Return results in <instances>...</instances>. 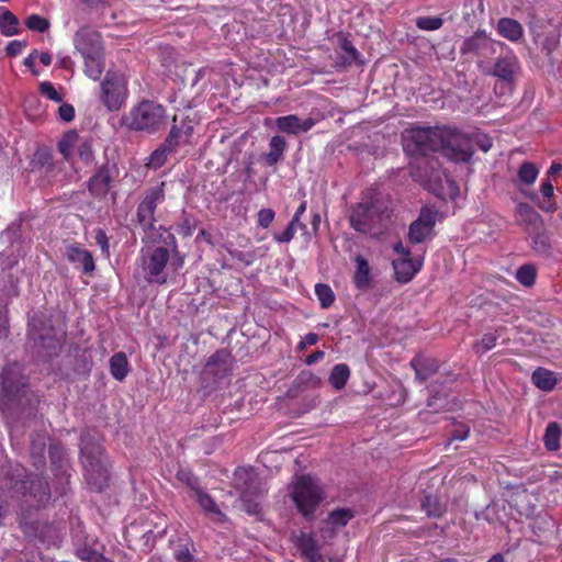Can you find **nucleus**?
I'll list each match as a JSON object with an SVG mask.
<instances>
[{
	"label": "nucleus",
	"mask_w": 562,
	"mask_h": 562,
	"mask_svg": "<svg viewBox=\"0 0 562 562\" xmlns=\"http://www.w3.org/2000/svg\"><path fill=\"white\" fill-rule=\"evenodd\" d=\"M440 127H412L404 131L403 138V147L404 150L411 155L416 157L415 164H412V169H422L424 166L429 167L425 169V171L420 175H416L412 171V175L418 177L420 180H431L439 179L438 175V161L436 159H427L426 156L429 153L439 151L440 147H442V143H440Z\"/></svg>",
	"instance_id": "f257e3e1"
},
{
	"label": "nucleus",
	"mask_w": 562,
	"mask_h": 562,
	"mask_svg": "<svg viewBox=\"0 0 562 562\" xmlns=\"http://www.w3.org/2000/svg\"><path fill=\"white\" fill-rule=\"evenodd\" d=\"M65 341V331L57 330L44 314L34 315L29 322V347L33 356L47 361L57 357Z\"/></svg>",
	"instance_id": "f03ea898"
},
{
	"label": "nucleus",
	"mask_w": 562,
	"mask_h": 562,
	"mask_svg": "<svg viewBox=\"0 0 562 562\" xmlns=\"http://www.w3.org/2000/svg\"><path fill=\"white\" fill-rule=\"evenodd\" d=\"M0 385L2 401L8 409L24 413L27 408H33L38 402L29 389L22 368L16 362L3 368L0 374Z\"/></svg>",
	"instance_id": "7ed1b4c3"
},
{
	"label": "nucleus",
	"mask_w": 562,
	"mask_h": 562,
	"mask_svg": "<svg viewBox=\"0 0 562 562\" xmlns=\"http://www.w3.org/2000/svg\"><path fill=\"white\" fill-rule=\"evenodd\" d=\"M80 454L88 484L93 490L101 492L108 486L109 472L104 463V449L97 434H92L90 430L81 432Z\"/></svg>",
	"instance_id": "20e7f679"
},
{
	"label": "nucleus",
	"mask_w": 562,
	"mask_h": 562,
	"mask_svg": "<svg viewBox=\"0 0 562 562\" xmlns=\"http://www.w3.org/2000/svg\"><path fill=\"white\" fill-rule=\"evenodd\" d=\"M50 487L47 480L38 474H27L23 479H14L10 486V499L16 498L20 507L25 510H38L50 501Z\"/></svg>",
	"instance_id": "39448f33"
},
{
	"label": "nucleus",
	"mask_w": 562,
	"mask_h": 562,
	"mask_svg": "<svg viewBox=\"0 0 562 562\" xmlns=\"http://www.w3.org/2000/svg\"><path fill=\"white\" fill-rule=\"evenodd\" d=\"M391 218L390 211L378 201L360 202L351 207L350 226L361 234L379 236L387 227Z\"/></svg>",
	"instance_id": "423d86ee"
},
{
	"label": "nucleus",
	"mask_w": 562,
	"mask_h": 562,
	"mask_svg": "<svg viewBox=\"0 0 562 562\" xmlns=\"http://www.w3.org/2000/svg\"><path fill=\"white\" fill-rule=\"evenodd\" d=\"M122 121L131 130L153 134L166 126L167 115L161 104L145 100L124 115Z\"/></svg>",
	"instance_id": "0eeeda50"
},
{
	"label": "nucleus",
	"mask_w": 562,
	"mask_h": 562,
	"mask_svg": "<svg viewBox=\"0 0 562 562\" xmlns=\"http://www.w3.org/2000/svg\"><path fill=\"white\" fill-rule=\"evenodd\" d=\"M292 498L300 513L305 518H312L324 498V493L317 481L310 475H302L294 484Z\"/></svg>",
	"instance_id": "6e6552de"
},
{
	"label": "nucleus",
	"mask_w": 562,
	"mask_h": 562,
	"mask_svg": "<svg viewBox=\"0 0 562 562\" xmlns=\"http://www.w3.org/2000/svg\"><path fill=\"white\" fill-rule=\"evenodd\" d=\"M440 134L442 147H440L439 151H442L445 156L456 161L468 162L471 160L474 153L471 137L446 126L440 127Z\"/></svg>",
	"instance_id": "1a4fd4ad"
},
{
	"label": "nucleus",
	"mask_w": 562,
	"mask_h": 562,
	"mask_svg": "<svg viewBox=\"0 0 562 562\" xmlns=\"http://www.w3.org/2000/svg\"><path fill=\"white\" fill-rule=\"evenodd\" d=\"M236 486L241 491L240 502L243 509L250 515L260 512L259 498L263 495V490L257 475L249 470L238 469L235 472Z\"/></svg>",
	"instance_id": "9d476101"
},
{
	"label": "nucleus",
	"mask_w": 562,
	"mask_h": 562,
	"mask_svg": "<svg viewBox=\"0 0 562 562\" xmlns=\"http://www.w3.org/2000/svg\"><path fill=\"white\" fill-rule=\"evenodd\" d=\"M165 201V182L149 188L144 192V196L139 202L136 211L137 223L144 232H149L155 228V212L157 205Z\"/></svg>",
	"instance_id": "9b49d317"
},
{
	"label": "nucleus",
	"mask_w": 562,
	"mask_h": 562,
	"mask_svg": "<svg viewBox=\"0 0 562 562\" xmlns=\"http://www.w3.org/2000/svg\"><path fill=\"white\" fill-rule=\"evenodd\" d=\"M127 97L126 79L124 75L108 71L101 83V100L109 111L122 108Z\"/></svg>",
	"instance_id": "f8f14e48"
},
{
	"label": "nucleus",
	"mask_w": 562,
	"mask_h": 562,
	"mask_svg": "<svg viewBox=\"0 0 562 562\" xmlns=\"http://www.w3.org/2000/svg\"><path fill=\"white\" fill-rule=\"evenodd\" d=\"M169 258V250L162 246L156 247L142 256V269L148 283L165 284L167 282L164 270Z\"/></svg>",
	"instance_id": "ddd939ff"
},
{
	"label": "nucleus",
	"mask_w": 562,
	"mask_h": 562,
	"mask_svg": "<svg viewBox=\"0 0 562 562\" xmlns=\"http://www.w3.org/2000/svg\"><path fill=\"white\" fill-rule=\"evenodd\" d=\"M436 220L437 211L429 207H423L418 218L409 225V241L413 244L424 243L431 235Z\"/></svg>",
	"instance_id": "4468645a"
},
{
	"label": "nucleus",
	"mask_w": 562,
	"mask_h": 562,
	"mask_svg": "<svg viewBox=\"0 0 562 562\" xmlns=\"http://www.w3.org/2000/svg\"><path fill=\"white\" fill-rule=\"evenodd\" d=\"M75 47L82 58L104 55L101 34L90 29H81L75 34Z\"/></svg>",
	"instance_id": "2eb2a0df"
},
{
	"label": "nucleus",
	"mask_w": 562,
	"mask_h": 562,
	"mask_svg": "<svg viewBox=\"0 0 562 562\" xmlns=\"http://www.w3.org/2000/svg\"><path fill=\"white\" fill-rule=\"evenodd\" d=\"M518 69L519 64L517 58L513 55H506L496 58L493 67L484 70V74L494 76L506 83H513Z\"/></svg>",
	"instance_id": "dca6fc26"
},
{
	"label": "nucleus",
	"mask_w": 562,
	"mask_h": 562,
	"mask_svg": "<svg viewBox=\"0 0 562 562\" xmlns=\"http://www.w3.org/2000/svg\"><path fill=\"white\" fill-rule=\"evenodd\" d=\"M63 256L70 263L80 268L85 274H91L95 269L92 254L79 245H67L63 251Z\"/></svg>",
	"instance_id": "f3484780"
},
{
	"label": "nucleus",
	"mask_w": 562,
	"mask_h": 562,
	"mask_svg": "<svg viewBox=\"0 0 562 562\" xmlns=\"http://www.w3.org/2000/svg\"><path fill=\"white\" fill-rule=\"evenodd\" d=\"M316 124L313 117L301 119L296 114H289L276 119V126L280 132L299 135L308 132Z\"/></svg>",
	"instance_id": "a211bd4d"
},
{
	"label": "nucleus",
	"mask_w": 562,
	"mask_h": 562,
	"mask_svg": "<svg viewBox=\"0 0 562 562\" xmlns=\"http://www.w3.org/2000/svg\"><path fill=\"white\" fill-rule=\"evenodd\" d=\"M517 223L524 226L528 235L532 232L543 231L544 223L541 215L528 203H519L516 207Z\"/></svg>",
	"instance_id": "6ab92c4d"
},
{
	"label": "nucleus",
	"mask_w": 562,
	"mask_h": 562,
	"mask_svg": "<svg viewBox=\"0 0 562 562\" xmlns=\"http://www.w3.org/2000/svg\"><path fill=\"white\" fill-rule=\"evenodd\" d=\"M323 384L322 379L311 371H302L296 379L292 382L288 391L289 397H297L300 394L321 387Z\"/></svg>",
	"instance_id": "aec40b11"
},
{
	"label": "nucleus",
	"mask_w": 562,
	"mask_h": 562,
	"mask_svg": "<svg viewBox=\"0 0 562 562\" xmlns=\"http://www.w3.org/2000/svg\"><path fill=\"white\" fill-rule=\"evenodd\" d=\"M112 183L108 164L102 165L88 181L89 192L97 198L104 196Z\"/></svg>",
	"instance_id": "412c9836"
},
{
	"label": "nucleus",
	"mask_w": 562,
	"mask_h": 562,
	"mask_svg": "<svg viewBox=\"0 0 562 562\" xmlns=\"http://www.w3.org/2000/svg\"><path fill=\"white\" fill-rule=\"evenodd\" d=\"M393 269L395 273V278L401 283H406L415 276V273L419 270L422 263L419 261H415L409 257H401L398 259L393 260Z\"/></svg>",
	"instance_id": "4be33fe9"
},
{
	"label": "nucleus",
	"mask_w": 562,
	"mask_h": 562,
	"mask_svg": "<svg viewBox=\"0 0 562 562\" xmlns=\"http://www.w3.org/2000/svg\"><path fill=\"white\" fill-rule=\"evenodd\" d=\"M419 505L429 518H440L447 512V504L439 496L426 491L422 493Z\"/></svg>",
	"instance_id": "5701e85b"
},
{
	"label": "nucleus",
	"mask_w": 562,
	"mask_h": 562,
	"mask_svg": "<svg viewBox=\"0 0 562 562\" xmlns=\"http://www.w3.org/2000/svg\"><path fill=\"white\" fill-rule=\"evenodd\" d=\"M411 366L415 371L416 378L422 382L434 375L439 368L436 359L424 357L414 358L411 361Z\"/></svg>",
	"instance_id": "b1692460"
},
{
	"label": "nucleus",
	"mask_w": 562,
	"mask_h": 562,
	"mask_svg": "<svg viewBox=\"0 0 562 562\" xmlns=\"http://www.w3.org/2000/svg\"><path fill=\"white\" fill-rule=\"evenodd\" d=\"M497 31L502 36L512 42H517L524 34L521 24L510 18L501 19L497 23Z\"/></svg>",
	"instance_id": "393cba45"
},
{
	"label": "nucleus",
	"mask_w": 562,
	"mask_h": 562,
	"mask_svg": "<svg viewBox=\"0 0 562 562\" xmlns=\"http://www.w3.org/2000/svg\"><path fill=\"white\" fill-rule=\"evenodd\" d=\"M356 271L353 276V282L357 289L364 290L370 284V266L367 259L361 255L355 257Z\"/></svg>",
	"instance_id": "a878e982"
},
{
	"label": "nucleus",
	"mask_w": 562,
	"mask_h": 562,
	"mask_svg": "<svg viewBox=\"0 0 562 562\" xmlns=\"http://www.w3.org/2000/svg\"><path fill=\"white\" fill-rule=\"evenodd\" d=\"M269 153L263 155V160L268 166H274L283 156L286 148V142L282 136H272L269 144Z\"/></svg>",
	"instance_id": "bb28decb"
},
{
	"label": "nucleus",
	"mask_w": 562,
	"mask_h": 562,
	"mask_svg": "<svg viewBox=\"0 0 562 562\" xmlns=\"http://www.w3.org/2000/svg\"><path fill=\"white\" fill-rule=\"evenodd\" d=\"M228 360L229 353L226 350L221 349L209 358L205 368L206 370L215 374L225 373L229 369Z\"/></svg>",
	"instance_id": "cd10ccee"
},
{
	"label": "nucleus",
	"mask_w": 562,
	"mask_h": 562,
	"mask_svg": "<svg viewBox=\"0 0 562 562\" xmlns=\"http://www.w3.org/2000/svg\"><path fill=\"white\" fill-rule=\"evenodd\" d=\"M18 289L11 283L10 290L4 293V289L0 293V337H5L9 333V321L7 317V303L9 297L16 296Z\"/></svg>",
	"instance_id": "c85d7f7f"
},
{
	"label": "nucleus",
	"mask_w": 562,
	"mask_h": 562,
	"mask_svg": "<svg viewBox=\"0 0 562 562\" xmlns=\"http://www.w3.org/2000/svg\"><path fill=\"white\" fill-rule=\"evenodd\" d=\"M488 45H491V43L485 33L476 32L474 35L463 41L460 52L463 55L470 53H479L481 49H484Z\"/></svg>",
	"instance_id": "c756f323"
},
{
	"label": "nucleus",
	"mask_w": 562,
	"mask_h": 562,
	"mask_svg": "<svg viewBox=\"0 0 562 562\" xmlns=\"http://www.w3.org/2000/svg\"><path fill=\"white\" fill-rule=\"evenodd\" d=\"M110 371L117 381H123L128 373V361L124 352H116L110 358Z\"/></svg>",
	"instance_id": "7c9ffc66"
},
{
	"label": "nucleus",
	"mask_w": 562,
	"mask_h": 562,
	"mask_svg": "<svg viewBox=\"0 0 562 562\" xmlns=\"http://www.w3.org/2000/svg\"><path fill=\"white\" fill-rule=\"evenodd\" d=\"M532 382L542 391H552L557 384V378L552 371L543 368H538L532 373Z\"/></svg>",
	"instance_id": "2f4dec72"
},
{
	"label": "nucleus",
	"mask_w": 562,
	"mask_h": 562,
	"mask_svg": "<svg viewBox=\"0 0 562 562\" xmlns=\"http://www.w3.org/2000/svg\"><path fill=\"white\" fill-rule=\"evenodd\" d=\"M295 546L305 559L319 550L318 542L313 533L301 532L295 539Z\"/></svg>",
	"instance_id": "473e14b6"
},
{
	"label": "nucleus",
	"mask_w": 562,
	"mask_h": 562,
	"mask_svg": "<svg viewBox=\"0 0 562 562\" xmlns=\"http://www.w3.org/2000/svg\"><path fill=\"white\" fill-rule=\"evenodd\" d=\"M83 60L85 74L93 80H99L105 68L104 55L95 57L90 56L88 58H83Z\"/></svg>",
	"instance_id": "72a5a7b5"
},
{
	"label": "nucleus",
	"mask_w": 562,
	"mask_h": 562,
	"mask_svg": "<svg viewBox=\"0 0 562 562\" xmlns=\"http://www.w3.org/2000/svg\"><path fill=\"white\" fill-rule=\"evenodd\" d=\"M349 376V367L345 363H339L331 369L328 381L334 389L341 390L347 384Z\"/></svg>",
	"instance_id": "f704fd0d"
},
{
	"label": "nucleus",
	"mask_w": 562,
	"mask_h": 562,
	"mask_svg": "<svg viewBox=\"0 0 562 562\" xmlns=\"http://www.w3.org/2000/svg\"><path fill=\"white\" fill-rule=\"evenodd\" d=\"M19 19L10 11L3 10L0 14V32L4 36H13L19 33Z\"/></svg>",
	"instance_id": "c9c22d12"
},
{
	"label": "nucleus",
	"mask_w": 562,
	"mask_h": 562,
	"mask_svg": "<svg viewBox=\"0 0 562 562\" xmlns=\"http://www.w3.org/2000/svg\"><path fill=\"white\" fill-rule=\"evenodd\" d=\"M505 331V327H498L494 333H486L482 336L481 340L473 345L476 353H483L496 346L498 337Z\"/></svg>",
	"instance_id": "e433bc0d"
},
{
	"label": "nucleus",
	"mask_w": 562,
	"mask_h": 562,
	"mask_svg": "<svg viewBox=\"0 0 562 562\" xmlns=\"http://www.w3.org/2000/svg\"><path fill=\"white\" fill-rule=\"evenodd\" d=\"M561 427L558 423H549L543 436V442L549 451H557L560 448Z\"/></svg>",
	"instance_id": "4c0bfd02"
},
{
	"label": "nucleus",
	"mask_w": 562,
	"mask_h": 562,
	"mask_svg": "<svg viewBox=\"0 0 562 562\" xmlns=\"http://www.w3.org/2000/svg\"><path fill=\"white\" fill-rule=\"evenodd\" d=\"M194 497L200 505V507L207 514H214L220 517H225V515L220 510L217 505L215 504L214 499L205 493L202 488L199 490Z\"/></svg>",
	"instance_id": "58836bf2"
},
{
	"label": "nucleus",
	"mask_w": 562,
	"mask_h": 562,
	"mask_svg": "<svg viewBox=\"0 0 562 562\" xmlns=\"http://www.w3.org/2000/svg\"><path fill=\"white\" fill-rule=\"evenodd\" d=\"M538 172V168L536 167L535 164L525 161L520 165L518 169V179L522 183L531 186L536 181Z\"/></svg>",
	"instance_id": "ea45409f"
},
{
	"label": "nucleus",
	"mask_w": 562,
	"mask_h": 562,
	"mask_svg": "<svg viewBox=\"0 0 562 562\" xmlns=\"http://www.w3.org/2000/svg\"><path fill=\"white\" fill-rule=\"evenodd\" d=\"M315 294L323 308H328L335 301V294L328 284L317 283L315 285Z\"/></svg>",
	"instance_id": "a19ab883"
},
{
	"label": "nucleus",
	"mask_w": 562,
	"mask_h": 562,
	"mask_svg": "<svg viewBox=\"0 0 562 562\" xmlns=\"http://www.w3.org/2000/svg\"><path fill=\"white\" fill-rule=\"evenodd\" d=\"M52 465L58 470H63L66 464V450L59 443H52L48 449Z\"/></svg>",
	"instance_id": "79ce46f5"
},
{
	"label": "nucleus",
	"mask_w": 562,
	"mask_h": 562,
	"mask_svg": "<svg viewBox=\"0 0 562 562\" xmlns=\"http://www.w3.org/2000/svg\"><path fill=\"white\" fill-rule=\"evenodd\" d=\"M532 248L540 255L549 256L550 254V241L548 236L544 235L543 231L532 232Z\"/></svg>",
	"instance_id": "37998d69"
},
{
	"label": "nucleus",
	"mask_w": 562,
	"mask_h": 562,
	"mask_svg": "<svg viewBox=\"0 0 562 562\" xmlns=\"http://www.w3.org/2000/svg\"><path fill=\"white\" fill-rule=\"evenodd\" d=\"M353 517V514L350 509H335L333 510L327 518V522L333 527H344L348 524V521Z\"/></svg>",
	"instance_id": "c03bdc74"
},
{
	"label": "nucleus",
	"mask_w": 562,
	"mask_h": 562,
	"mask_svg": "<svg viewBox=\"0 0 562 562\" xmlns=\"http://www.w3.org/2000/svg\"><path fill=\"white\" fill-rule=\"evenodd\" d=\"M176 477L179 482L189 487L194 494L201 490L199 479L188 469H179Z\"/></svg>",
	"instance_id": "a18cd8bd"
},
{
	"label": "nucleus",
	"mask_w": 562,
	"mask_h": 562,
	"mask_svg": "<svg viewBox=\"0 0 562 562\" xmlns=\"http://www.w3.org/2000/svg\"><path fill=\"white\" fill-rule=\"evenodd\" d=\"M183 142H186V139L182 136V128H180L179 125L173 124L164 140L165 146L169 147V149L175 153L179 145Z\"/></svg>",
	"instance_id": "49530a36"
},
{
	"label": "nucleus",
	"mask_w": 562,
	"mask_h": 562,
	"mask_svg": "<svg viewBox=\"0 0 562 562\" xmlns=\"http://www.w3.org/2000/svg\"><path fill=\"white\" fill-rule=\"evenodd\" d=\"M171 153L172 150L169 149V147H166L162 143L151 153L148 165L155 169L160 168L166 162L168 155Z\"/></svg>",
	"instance_id": "de8ad7c7"
},
{
	"label": "nucleus",
	"mask_w": 562,
	"mask_h": 562,
	"mask_svg": "<svg viewBox=\"0 0 562 562\" xmlns=\"http://www.w3.org/2000/svg\"><path fill=\"white\" fill-rule=\"evenodd\" d=\"M517 280L525 286H531L536 280V268L532 265H524L516 272Z\"/></svg>",
	"instance_id": "09e8293b"
},
{
	"label": "nucleus",
	"mask_w": 562,
	"mask_h": 562,
	"mask_svg": "<svg viewBox=\"0 0 562 562\" xmlns=\"http://www.w3.org/2000/svg\"><path fill=\"white\" fill-rule=\"evenodd\" d=\"M25 25L31 31L44 33L49 29V21L38 14H32L25 20Z\"/></svg>",
	"instance_id": "8fccbe9b"
},
{
	"label": "nucleus",
	"mask_w": 562,
	"mask_h": 562,
	"mask_svg": "<svg viewBox=\"0 0 562 562\" xmlns=\"http://www.w3.org/2000/svg\"><path fill=\"white\" fill-rule=\"evenodd\" d=\"M443 24V20L439 16H419L416 19V26L424 31L439 30Z\"/></svg>",
	"instance_id": "3c124183"
},
{
	"label": "nucleus",
	"mask_w": 562,
	"mask_h": 562,
	"mask_svg": "<svg viewBox=\"0 0 562 562\" xmlns=\"http://www.w3.org/2000/svg\"><path fill=\"white\" fill-rule=\"evenodd\" d=\"M79 135L76 131L67 132L63 139L58 142V149L64 155V157H68L71 151V147L78 140Z\"/></svg>",
	"instance_id": "603ef678"
},
{
	"label": "nucleus",
	"mask_w": 562,
	"mask_h": 562,
	"mask_svg": "<svg viewBox=\"0 0 562 562\" xmlns=\"http://www.w3.org/2000/svg\"><path fill=\"white\" fill-rule=\"evenodd\" d=\"M79 158L87 165L93 161V150L90 139L82 140L77 149Z\"/></svg>",
	"instance_id": "864d4df0"
},
{
	"label": "nucleus",
	"mask_w": 562,
	"mask_h": 562,
	"mask_svg": "<svg viewBox=\"0 0 562 562\" xmlns=\"http://www.w3.org/2000/svg\"><path fill=\"white\" fill-rule=\"evenodd\" d=\"M427 406L429 408H431L434 412H439V411H448L450 409V405L447 401L446 397L441 396L440 394L436 393V394H432L428 402H427Z\"/></svg>",
	"instance_id": "5fc2aeb1"
},
{
	"label": "nucleus",
	"mask_w": 562,
	"mask_h": 562,
	"mask_svg": "<svg viewBox=\"0 0 562 562\" xmlns=\"http://www.w3.org/2000/svg\"><path fill=\"white\" fill-rule=\"evenodd\" d=\"M173 554L177 562H198L187 544L178 546Z\"/></svg>",
	"instance_id": "6e6d98bb"
},
{
	"label": "nucleus",
	"mask_w": 562,
	"mask_h": 562,
	"mask_svg": "<svg viewBox=\"0 0 562 562\" xmlns=\"http://www.w3.org/2000/svg\"><path fill=\"white\" fill-rule=\"evenodd\" d=\"M40 91L44 95H46L48 99H50L55 102H61V100H63L61 95L56 91L54 86L48 81H44L40 85Z\"/></svg>",
	"instance_id": "4d7b16f0"
},
{
	"label": "nucleus",
	"mask_w": 562,
	"mask_h": 562,
	"mask_svg": "<svg viewBox=\"0 0 562 562\" xmlns=\"http://www.w3.org/2000/svg\"><path fill=\"white\" fill-rule=\"evenodd\" d=\"M274 218V211L272 209H261L258 212V225L262 228H268Z\"/></svg>",
	"instance_id": "13d9d810"
},
{
	"label": "nucleus",
	"mask_w": 562,
	"mask_h": 562,
	"mask_svg": "<svg viewBox=\"0 0 562 562\" xmlns=\"http://www.w3.org/2000/svg\"><path fill=\"white\" fill-rule=\"evenodd\" d=\"M341 48L346 53V56H344V61L347 64L353 63L357 58L358 53L357 49L351 44V42L345 40L341 45Z\"/></svg>",
	"instance_id": "bf43d9fd"
},
{
	"label": "nucleus",
	"mask_w": 562,
	"mask_h": 562,
	"mask_svg": "<svg viewBox=\"0 0 562 562\" xmlns=\"http://www.w3.org/2000/svg\"><path fill=\"white\" fill-rule=\"evenodd\" d=\"M59 117L65 122H70L75 117V109L69 103H64L58 109Z\"/></svg>",
	"instance_id": "052dcab7"
},
{
	"label": "nucleus",
	"mask_w": 562,
	"mask_h": 562,
	"mask_svg": "<svg viewBox=\"0 0 562 562\" xmlns=\"http://www.w3.org/2000/svg\"><path fill=\"white\" fill-rule=\"evenodd\" d=\"M25 46H26L25 42L12 41L7 45L5 53L10 57H14V56L19 55Z\"/></svg>",
	"instance_id": "680f3d73"
},
{
	"label": "nucleus",
	"mask_w": 562,
	"mask_h": 562,
	"mask_svg": "<svg viewBox=\"0 0 562 562\" xmlns=\"http://www.w3.org/2000/svg\"><path fill=\"white\" fill-rule=\"evenodd\" d=\"M470 432L467 425L460 424L451 431V440H464Z\"/></svg>",
	"instance_id": "e2e57ef3"
},
{
	"label": "nucleus",
	"mask_w": 562,
	"mask_h": 562,
	"mask_svg": "<svg viewBox=\"0 0 562 562\" xmlns=\"http://www.w3.org/2000/svg\"><path fill=\"white\" fill-rule=\"evenodd\" d=\"M295 232L296 231L292 226L288 225L281 234L274 235V239L281 244L289 243L293 239Z\"/></svg>",
	"instance_id": "0e129e2a"
},
{
	"label": "nucleus",
	"mask_w": 562,
	"mask_h": 562,
	"mask_svg": "<svg viewBox=\"0 0 562 562\" xmlns=\"http://www.w3.org/2000/svg\"><path fill=\"white\" fill-rule=\"evenodd\" d=\"M475 144L480 149L483 151H488L492 147V139L487 137L486 135H476L475 136Z\"/></svg>",
	"instance_id": "69168bd1"
},
{
	"label": "nucleus",
	"mask_w": 562,
	"mask_h": 562,
	"mask_svg": "<svg viewBox=\"0 0 562 562\" xmlns=\"http://www.w3.org/2000/svg\"><path fill=\"white\" fill-rule=\"evenodd\" d=\"M95 241L101 247L103 252H109V239L106 234L99 229L95 234Z\"/></svg>",
	"instance_id": "338daca9"
},
{
	"label": "nucleus",
	"mask_w": 562,
	"mask_h": 562,
	"mask_svg": "<svg viewBox=\"0 0 562 562\" xmlns=\"http://www.w3.org/2000/svg\"><path fill=\"white\" fill-rule=\"evenodd\" d=\"M44 448H45V442L43 440H34L32 442V447H31L32 456H34V457L36 456L40 459H42L43 452H44Z\"/></svg>",
	"instance_id": "774afa93"
}]
</instances>
